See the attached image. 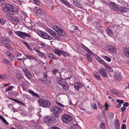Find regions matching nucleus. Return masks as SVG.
Instances as JSON below:
<instances>
[{
  "instance_id": "f257e3e1",
  "label": "nucleus",
  "mask_w": 129,
  "mask_h": 129,
  "mask_svg": "<svg viewBox=\"0 0 129 129\" xmlns=\"http://www.w3.org/2000/svg\"><path fill=\"white\" fill-rule=\"evenodd\" d=\"M2 10L8 15H16L18 13V11L15 7L7 3H2L1 5Z\"/></svg>"
},
{
  "instance_id": "f03ea898",
  "label": "nucleus",
  "mask_w": 129,
  "mask_h": 129,
  "mask_svg": "<svg viewBox=\"0 0 129 129\" xmlns=\"http://www.w3.org/2000/svg\"><path fill=\"white\" fill-rule=\"evenodd\" d=\"M110 6L114 11H119L121 13H126L129 10V9L124 6H122L118 8L116 6L114 3H111L110 4Z\"/></svg>"
},
{
  "instance_id": "7ed1b4c3",
  "label": "nucleus",
  "mask_w": 129,
  "mask_h": 129,
  "mask_svg": "<svg viewBox=\"0 0 129 129\" xmlns=\"http://www.w3.org/2000/svg\"><path fill=\"white\" fill-rule=\"evenodd\" d=\"M51 110L54 115L57 118L59 117L60 114L62 112V109L57 106L52 107Z\"/></svg>"
},
{
  "instance_id": "20e7f679",
  "label": "nucleus",
  "mask_w": 129,
  "mask_h": 129,
  "mask_svg": "<svg viewBox=\"0 0 129 129\" xmlns=\"http://www.w3.org/2000/svg\"><path fill=\"white\" fill-rule=\"evenodd\" d=\"M38 102L40 106L47 108H48L50 105L51 103L48 100L44 99H39Z\"/></svg>"
},
{
  "instance_id": "39448f33",
  "label": "nucleus",
  "mask_w": 129,
  "mask_h": 129,
  "mask_svg": "<svg viewBox=\"0 0 129 129\" xmlns=\"http://www.w3.org/2000/svg\"><path fill=\"white\" fill-rule=\"evenodd\" d=\"M11 42L10 39L8 37H5L0 39V42L5 47L9 48L10 45L9 44Z\"/></svg>"
},
{
  "instance_id": "423d86ee",
  "label": "nucleus",
  "mask_w": 129,
  "mask_h": 129,
  "mask_svg": "<svg viewBox=\"0 0 129 129\" xmlns=\"http://www.w3.org/2000/svg\"><path fill=\"white\" fill-rule=\"evenodd\" d=\"M15 33L19 37L23 39H25L26 37L31 39L32 38L31 36L30 35L25 32L19 31H15Z\"/></svg>"
},
{
  "instance_id": "0eeeda50",
  "label": "nucleus",
  "mask_w": 129,
  "mask_h": 129,
  "mask_svg": "<svg viewBox=\"0 0 129 129\" xmlns=\"http://www.w3.org/2000/svg\"><path fill=\"white\" fill-rule=\"evenodd\" d=\"M38 35L42 38L47 40H51L53 38L49 35L46 33L41 31H38Z\"/></svg>"
},
{
  "instance_id": "6e6552de",
  "label": "nucleus",
  "mask_w": 129,
  "mask_h": 129,
  "mask_svg": "<svg viewBox=\"0 0 129 129\" xmlns=\"http://www.w3.org/2000/svg\"><path fill=\"white\" fill-rule=\"evenodd\" d=\"M53 29L60 36H64L65 34V32L59 26L54 25L53 27Z\"/></svg>"
},
{
  "instance_id": "1a4fd4ad",
  "label": "nucleus",
  "mask_w": 129,
  "mask_h": 129,
  "mask_svg": "<svg viewBox=\"0 0 129 129\" xmlns=\"http://www.w3.org/2000/svg\"><path fill=\"white\" fill-rule=\"evenodd\" d=\"M62 120V121L65 123H69L72 120V117L68 114H64L61 117Z\"/></svg>"
},
{
  "instance_id": "9d476101",
  "label": "nucleus",
  "mask_w": 129,
  "mask_h": 129,
  "mask_svg": "<svg viewBox=\"0 0 129 129\" xmlns=\"http://www.w3.org/2000/svg\"><path fill=\"white\" fill-rule=\"evenodd\" d=\"M34 9L35 11V13L38 16L40 15H43L46 14L45 11L42 9L40 8H38L36 7H35Z\"/></svg>"
},
{
  "instance_id": "9b49d317",
  "label": "nucleus",
  "mask_w": 129,
  "mask_h": 129,
  "mask_svg": "<svg viewBox=\"0 0 129 129\" xmlns=\"http://www.w3.org/2000/svg\"><path fill=\"white\" fill-rule=\"evenodd\" d=\"M47 30V32L53 37L56 39H59V37L58 34L53 30L50 28H48Z\"/></svg>"
},
{
  "instance_id": "f8f14e48",
  "label": "nucleus",
  "mask_w": 129,
  "mask_h": 129,
  "mask_svg": "<svg viewBox=\"0 0 129 129\" xmlns=\"http://www.w3.org/2000/svg\"><path fill=\"white\" fill-rule=\"evenodd\" d=\"M108 49V51L115 53L117 52L116 48L114 46L109 45L107 46L106 47Z\"/></svg>"
},
{
  "instance_id": "ddd939ff",
  "label": "nucleus",
  "mask_w": 129,
  "mask_h": 129,
  "mask_svg": "<svg viewBox=\"0 0 129 129\" xmlns=\"http://www.w3.org/2000/svg\"><path fill=\"white\" fill-rule=\"evenodd\" d=\"M59 77H58L56 79V80L57 83L60 85H63V84L65 82V80L64 79L61 78V76L60 73H59Z\"/></svg>"
},
{
  "instance_id": "4468645a",
  "label": "nucleus",
  "mask_w": 129,
  "mask_h": 129,
  "mask_svg": "<svg viewBox=\"0 0 129 129\" xmlns=\"http://www.w3.org/2000/svg\"><path fill=\"white\" fill-rule=\"evenodd\" d=\"M99 72L102 76L103 77L106 78L107 76L106 71L103 68L99 70Z\"/></svg>"
},
{
  "instance_id": "2eb2a0df",
  "label": "nucleus",
  "mask_w": 129,
  "mask_h": 129,
  "mask_svg": "<svg viewBox=\"0 0 129 129\" xmlns=\"http://www.w3.org/2000/svg\"><path fill=\"white\" fill-rule=\"evenodd\" d=\"M72 2L73 4L76 7L80 8L81 9H83L81 5L80 4L79 2L77 0H72Z\"/></svg>"
},
{
  "instance_id": "dca6fc26",
  "label": "nucleus",
  "mask_w": 129,
  "mask_h": 129,
  "mask_svg": "<svg viewBox=\"0 0 129 129\" xmlns=\"http://www.w3.org/2000/svg\"><path fill=\"white\" fill-rule=\"evenodd\" d=\"M114 77L116 80L118 81L120 80L121 79L120 74L118 72H115L114 73Z\"/></svg>"
},
{
  "instance_id": "f3484780",
  "label": "nucleus",
  "mask_w": 129,
  "mask_h": 129,
  "mask_svg": "<svg viewBox=\"0 0 129 129\" xmlns=\"http://www.w3.org/2000/svg\"><path fill=\"white\" fill-rule=\"evenodd\" d=\"M95 28L97 29L99 33H102L104 32L103 27L101 26L99 23H98L95 26Z\"/></svg>"
},
{
  "instance_id": "a211bd4d",
  "label": "nucleus",
  "mask_w": 129,
  "mask_h": 129,
  "mask_svg": "<svg viewBox=\"0 0 129 129\" xmlns=\"http://www.w3.org/2000/svg\"><path fill=\"white\" fill-rule=\"evenodd\" d=\"M123 52L126 56L129 57V48L124 47L123 49Z\"/></svg>"
},
{
  "instance_id": "6ab92c4d",
  "label": "nucleus",
  "mask_w": 129,
  "mask_h": 129,
  "mask_svg": "<svg viewBox=\"0 0 129 129\" xmlns=\"http://www.w3.org/2000/svg\"><path fill=\"white\" fill-rule=\"evenodd\" d=\"M82 84L79 82L76 83L74 84V87L76 89L78 90L79 88L83 86Z\"/></svg>"
},
{
  "instance_id": "aec40b11",
  "label": "nucleus",
  "mask_w": 129,
  "mask_h": 129,
  "mask_svg": "<svg viewBox=\"0 0 129 129\" xmlns=\"http://www.w3.org/2000/svg\"><path fill=\"white\" fill-rule=\"evenodd\" d=\"M106 30L107 35L112 37L113 36V30L108 28L106 29Z\"/></svg>"
},
{
  "instance_id": "412c9836",
  "label": "nucleus",
  "mask_w": 129,
  "mask_h": 129,
  "mask_svg": "<svg viewBox=\"0 0 129 129\" xmlns=\"http://www.w3.org/2000/svg\"><path fill=\"white\" fill-rule=\"evenodd\" d=\"M6 55L8 58L11 60H12L14 56V55L13 53L9 51L6 52Z\"/></svg>"
},
{
  "instance_id": "4be33fe9",
  "label": "nucleus",
  "mask_w": 129,
  "mask_h": 129,
  "mask_svg": "<svg viewBox=\"0 0 129 129\" xmlns=\"http://www.w3.org/2000/svg\"><path fill=\"white\" fill-rule=\"evenodd\" d=\"M22 54L19 52L17 53L16 54V56L17 59L19 60L20 61H21L22 60L23 58H24V57H22Z\"/></svg>"
},
{
  "instance_id": "5701e85b",
  "label": "nucleus",
  "mask_w": 129,
  "mask_h": 129,
  "mask_svg": "<svg viewBox=\"0 0 129 129\" xmlns=\"http://www.w3.org/2000/svg\"><path fill=\"white\" fill-rule=\"evenodd\" d=\"M104 65L105 67L106 70L109 73H113V70L111 67L109 65L104 64Z\"/></svg>"
},
{
  "instance_id": "b1692460",
  "label": "nucleus",
  "mask_w": 129,
  "mask_h": 129,
  "mask_svg": "<svg viewBox=\"0 0 129 129\" xmlns=\"http://www.w3.org/2000/svg\"><path fill=\"white\" fill-rule=\"evenodd\" d=\"M28 92L30 93L32 95L35 96L37 98H39L40 97L39 96L38 94L37 93L34 92L33 91L31 90H28Z\"/></svg>"
},
{
  "instance_id": "393cba45",
  "label": "nucleus",
  "mask_w": 129,
  "mask_h": 129,
  "mask_svg": "<svg viewBox=\"0 0 129 129\" xmlns=\"http://www.w3.org/2000/svg\"><path fill=\"white\" fill-rule=\"evenodd\" d=\"M53 52L58 56H60L61 54L62 53V51L59 49H57L54 50Z\"/></svg>"
},
{
  "instance_id": "a878e982",
  "label": "nucleus",
  "mask_w": 129,
  "mask_h": 129,
  "mask_svg": "<svg viewBox=\"0 0 129 129\" xmlns=\"http://www.w3.org/2000/svg\"><path fill=\"white\" fill-rule=\"evenodd\" d=\"M51 118L50 119H51L49 123L51 124L56 123L57 121L55 117L53 116H51Z\"/></svg>"
},
{
  "instance_id": "bb28decb",
  "label": "nucleus",
  "mask_w": 129,
  "mask_h": 129,
  "mask_svg": "<svg viewBox=\"0 0 129 129\" xmlns=\"http://www.w3.org/2000/svg\"><path fill=\"white\" fill-rule=\"evenodd\" d=\"M51 116H47L46 117L44 118L43 121L45 122L49 123L51 119H50L51 118Z\"/></svg>"
},
{
  "instance_id": "cd10ccee",
  "label": "nucleus",
  "mask_w": 129,
  "mask_h": 129,
  "mask_svg": "<svg viewBox=\"0 0 129 129\" xmlns=\"http://www.w3.org/2000/svg\"><path fill=\"white\" fill-rule=\"evenodd\" d=\"M25 56L28 57L26 59H29L30 60V59H31L32 60L34 59L36 61L37 60L34 57V56L33 55L27 54L25 55Z\"/></svg>"
},
{
  "instance_id": "c85d7f7f",
  "label": "nucleus",
  "mask_w": 129,
  "mask_h": 129,
  "mask_svg": "<svg viewBox=\"0 0 129 129\" xmlns=\"http://www.w3.org/2000/svg\"><path fill=\"white\" fill-rule=\"evenodd\" d=\"M62 86L63 89L65 90H68L69 89V86L68 84H66L65 82L63 83V85H61Z\"/></svg>"
},
{
  "instance_id": "c756f323",
  "label": "nucleus",
  "mask_w": 129,
  "mask_h": 129,
  "mask_svg": "<svg viewBox=\"0 0 129 129\" xmlns=\"http://www.w3.org/2000/svg\"><path fill=\"white\" fill-rule=\"evenodd\" d=\"M115 129H119V123L118 120H115Z\"/></svg>"
},
{
  "instance_id": "7c9ffc66",
  "label": "nucleus",
  "mask_w": 129,
  "mask_h": 129,
  "mask_svg": "<svg viewBox=\"0 0 129 129\" xmlns=\"http://www.w3.org/2000/svg\"><path fill=\"white\" fill-rule=\"evenodd\" d=\"M96 59L97 61L101 63H103L104 65L105 63V62L99 56H98L96 57Z\"/></svg>"
},
{
  "instance_id": "2f4dec72",
  "label": "nucleus",
  "mask_w": 129,
  "mask_h": 129,
  "mask_svg": "<svg viewBox=\"0 0 129 129\" xmlns=\"http://www.w3.org/2000/svg\"><path fill=\"white\" fill-rule=\"evenodd\" d=\"M77 28L74 25L72 26L70 28V30L72 32H74L76 31V30L77 29Z\"/></svg>"
},
{
  "instance_id": "473e14b6",
  "label": "nucleus",
  "mask_w": 129,
  "mask_h": 129,
  "mask_svg": "<svg viewBox=\"0 0 129 129\" xmlns=\"http://www.w3.org/2000/svg\"><path fill=\"white\" fill-rule=\"evenodd\" d=\"M39 80L44 84H46L47 82L48 81L47 79L44 78V77H42L41 78L39 79Z\"/></svg>"
},
{
  "instance_id": "72a5a7b5",
  "label": "nucleus",
  "mask_w": 129,
  "mask_h": 129,
  "mask_svg": "<svg viewBox=\"0 0 129 129\" xmlns=\"http://www.w3.org/2000/svg\"><path fill=\"white\" fill-rule=\"evenodd\" d=\"M93 75L99 80H100L101 79V76L99 73H96L95 74H94Z\"/></svg>"
},
{
  "instance_id": "f704fd0d",
  "label": "nucleus",
  "mask_w": 129,
  "mask_h": 129,
  "mask_svg": "<svg viewBox=\"0 0 129 129\" xmlns=\"http://www.w3.org/2000/svg\"><path fill=\"white\" fill-rule=\"evenodd\" d=\"M48 57L51 59H57V58H55V56H54V54L53 53H51L48 55Z\"/></svg>"
},
{
  "instance_id": "c9c22d12",
  "label": "nucleus",
  "mask_w": 129,
  "mask_h": 129,
  "mask_svg": "<svg viewBox=\"0 0 129 129\" xmlns=\"http://www.w3.org/2000/svg\"><path fill=\"white\" fill-rule=\"evenodd\" d=\"M100 129H106V128L104 123H102L100 125Z\"/></svg>"
},
{
  "instance_id": "e433bc0d",
  "label": "nucleus",
  "mask_w": 129,
  "mask_h": 129,
  "mask_svg": "<svg viewBox=\"0 0 129 129\" xmlns=\"http://www.w3.org/2000/svg\"><path fill=\"white\" fill-rule=\"evenodd\" d=\"M69 129H77V126L76 124H72L70 125Z\"/></svg>"
},
{
  "instance_id": "4c0bfd02",
  "label": "nucleus",
  "mask_w": 129,
  "mask_h": 129,
  "mask_svg": "<svg viewBox=\"0 0 129 129\" xmlns=\"http://www.w3.org/2000/svg\"><path fill=\"white\" fill-rule=\"evenodd\" d=\"M86 57L87 59L89 61V62H91V61L92 59L91 57L90 56V55L89 54H87L86 55Z\"/></svg>"
},
{
  "instance_id": "58836bf2",
  "label": "nucleus",
  "mask_w": 129,
  "mask_h": 129,
  "mask_svg": "<svg viewBox=\"0 0 129 129\" xmlns=\"http://www.w3.org/2000/svg\"><path fill=\"white\" fill-rule=\"evenodd\" d=\"M12 21L14 22H19L20 21V20L16 17H13V18Z\"/></svg>"
},
{
  "instance_id": "ea45409f",
  "label": "nucleus",
  "mask_w": 129,
  "mask_h": 129,
  "mask_svg": "<svg viewBox=\"0 0 129 129\" xmlns=\"http://www.w3.org/2000/svg\"><path fill=\"white\" fill-rule=\"evenodd\" d=\"M117 102L119 103V104L117 105H121V104H123V103L124 101L122 100H120L118 99H117L116 100Z\"/></svg>"
},
{
  "instance_id": "a19ab883",
  "label": "nucleus",
  "mask_w": 129,
  "mask_h": 129,
  "mask_svg": "<svg viewBox=\"0 0 129 129\" xmlns=\"http://www.w3.org/2000/svg\"><path fill=\"white\" fill-rule=\"evenodd\" d=\"M80 45L83 49L87 51H89V49L83 44H80Z\"/></svg>"
},
{
  "instance_id": "79ce46f5",
  "label": "nucleus",
  "mask_w": 129,
  "mask_h": 129,
  "mask_svg": "<svg viewBox=\"0 0 129 129\" xmlns=\"http://www.w3.org/2000/svg\"><path fill=\"white\" fill-rule=\"evenodd\" d=\"M103 58L105 59L107 61L110 62L111 60V59L110 58H109V57L106 56H103Z\"/></svg>"
},
{
  "instance_id": "37998d69",
  "label": "nucleus",
  "mask_w": 129,
  "mask_h": 129,
  "mask_svg": "<svg viewBox=\"0 0 129 129\" xmlns=\"http://www.w3.org/2000/svg\"><path fill=\"white\" fill-rule=\"evenodd\" d=\"M23 43L25 45L28 49H29L31 48L30 46L26 42L24 41L23 42Z\"/></svg>"
},
{
  "instance_id": "c03bdc74",
  "label": "nucleus",
  "mask_w": 129,
  "mask_h": 129,
  "mask_svg": "<svg viewBox=\"0 0 129 129\" xmlns=\"http://www.w3.org/2000/svg\"><path fill=\"white\" fill-rule=\"evenodd\" d=\"M56 103L60 107L63 108L64 107V106L61 104V103L57 101H56Z\"/></svg>"
},
{
  "instance_id": "a18cd8bd",
  "label": "nucleus",
  "mask_w": 129,
  "mask_h": 129,
  "mask_svg": "<svg viewBox=\"0 0 129 129\" xmlns=\"http://www.w3.org/2000/svg\"><path fill=\"white\" fill-rule=\"evenodd\" d=\"M6 17L9 19L11 21H13V17H12L11 16H9V15L7 14L6 15Z\"/></svg>"
},
{
  "instance_id": "49530a36",
  "label": "nucleus",
  "mask_w": 129,
  "mask_h": 129,
  "mask_svg": "<svg viewBox=\"0 0 129 129\" xmlns=\"http://www.w3.org/2000/svg\"><path fill=\"white\" fill-rule=\"evenodd\" d=\"M16 77L18 79H22L23 78V77L21 76L20 74H17Z\"/></svg>"
},
{
  "instance_id": "de8ad7c7",
  "label": "nucleus",
  "mask_w": 129,
  "mask_h": 129,
  "mask_svg": "<svg viewBox=\"0 0 129 129\" xmlns=\"http://www.w3.org/2000/svg\"><path fill=\"white\" fill-rule=\"evenodd\" d=\"M58 70L57 69H54L52 71L53 73L55 75H56L57 72L59 73L58 72Z\"/></svg>"
},
{
  "instance_id": "09e8293b",
  "label": "nucleus",
  "mask_w": 129,
  "mask_h": 129,
  "mask_svg": "<svg viewBox=\"0 0 129 129\" xmlns=\"http://www.w3.org/2000/svg\"><path fill=\"white\" fill-rule=\"evenodd\" d=\"M111 92L114 94H116L118 93L117 91L114 89H112L111 90Z\"/></svg>"
},
{
  "instance_id": "8fccbe9b",
  "label": "nucleus",
  "mask_w": 129,
  "mask_h": 129,
  "mask_svg": "<svg viewBox=\"0 0 129 129\" xmlns=\"http://www.w3.org/2000/svg\"><path fill=\"white\" fill-rule=\"evenodd\" d=\"M1 120L4 123L6 124L7 125H8L9 124V123L6 120L5 118L3 117L2 118V119Z\"/></svg>"
},
{
  "instance_id": "3c124183",
  "label": "nucleus",
  "mask_w": 129,
  "mask_h": 129,
  "mask_svg": "<svg viewBox=\"0 0 129 129\" xmlns=\"http://www.w3.org/2000/svg\"><path fill=\"white\" fill-rule=\"evenodd\" d=\"M3 61L6 64L9 63L10 65H11L12 64L10 63V62L8 60H7L5 59H4Z\"/></svg>"
},
{
  "instance_id": "603ef678",
  "label": "nucleus",
  "mask_w": 129,
  "mask_h": 129,
  "mask_svg": "<svg viewBox=\"0 0 129 129\" xmlns=\"http://www.w3.org/2000/svg\"><path fill=\"white\" fill-rule=\"evenodd\" d=\"M26 77L28 78H31V77L32 75L30 73H28V74H27L25 75Z\"/></svg>"
},
{
  "instance_id": "864d4df0",
  "label": "nucleus",
  "mask_w": 129,
  "mask_h": 129,
  "mask_svg": "<svg viewBox=\"0 0 129 129\" xmlns=\"http://www.w3.org/2000/svg\"><path fill=\"white\" fill-rule=\"evenodd\" d=\"M13 87V86H11L8 88L6 89L5 90V91H10L12 89Z\"/></svg>"
},
{
  "instance_id": "5fc2aeb1",
  "label": "nucleus",
  "mask_w": 129,
  "mask_h": 129,
  "mask_svg": "<svg viewBox=\"0 0 129 129\" xmlns=\"http://www.w3.org/2000/svg\"><path fill=\"white\" fill-rule=\"evenodd\" d=\"M92 108L94 109H97V107L96 106V105L95 103H93V105H92Z\"/></svg>"
},
{
  "instance_id": "6e6d98bb",
  "label": "nucleus",
  "mask_w": 129,
  "mask_h": 129,
  "mask_svg": "<svg viewBox=\"0 0 129 129\" xmlns=\"http://www.w3.org/2000/svg\"><path fill=\"white\" fill-rule=\"evenodd\" d=\"M23 71L25 75L27 74H28V73H30L29 71L27 69H25V70H24Z\"/></svg>"
},
{
  "instance_id": "4d7b16f0",
  "label": "nucleus",
  "mask_w": 129,
  "mask_h": 129,
  "mask_svg": "<svg viewBox=\"0 0 129 129\" xmlns=\"http://www.w3.org/2000/svg\"><path fill=\"white\" fill-rule=\"evenodd\" d=\"M61 54L63 55L64 56L66 57L68 56H69L68 54L66 53L65 52H64L62 51V53Z\"/></svg>"
},
{
  "instance_id": "13d9d810",
  "label": "nucleus",
  "mask_w": 129,
  "mask_h": 129,
  "mask_svg": "<svg viewBox=\"0 0 129 129\" xmlns=\"http://www.w3.org/2000/svg\"><path fill=\"white\" fill-rule=\"evenodd\" d=\"M35 128V129H43V128H42V126L39 125H37L36 126Z\"/></svg>"
},
{
  "instance_id": "bf43d9fd",
  "label": "nucleus",
  "mask_w": 129,
  "mask_h": 129,
  "mask_svg": "<svg viewBox=\"0 0 129 129\" xmlns=\"http://www.w3.org/2000/svg\"><path fill=\"white\" fill-rule=\"evenodd\" d=\"M4 23V21L2 19L0 18V24L2 25H3Z\"/></svg>"
},
{
  "instance_id": "052dcab7",
  "label": "nucleus",
  "mask_w": 129,
  "mask_h": 129,
  "mask_svg": "<svg viewBox=\"0 0 129 129\" xmlns=\"http://www.w3.org/2000/svg\"><path fill=\"white\" fill-rule=\"evenodd\" d=\"M63 3L65 4L66 5H67L68 7H69L70 6V5L69 4V3L67 1H64L62 2Z\"/></svg>"
},
{
  "instance_id": "680f3d73",
  "label": "nucleus",
  "mask_w": 129,
  "mask_h": 129,
  "mask_svg": "<svg viewBox=\"0 0 129 129\" xmlns=\"http://www.w3.org/2000/svg\"><path fill=\"white\" fill-rule=\"evenodd\" d=\"M48 77V76L47 74L45 73H44L43 74V77L44 78L46 79Z\"/></svg>"
},
{
  "instance_id": "e2e57ef3",
  "label": "nucleus",
  "mask_w": 129,
  "mask_h": 129,
  "mask_svg": "<svg viewBox=\"0 0 129 129\" xmlns=\"http://www.w3.org/2000/svg\"><path fill=\"white\" fill-rule=\"evenodd\" d=\"M37 53L38 54L39 56H43V53L41 52L39 50L37 52Z\"/></svg>"
},
{
  "instance_id": "0e129e2a",
  "label": "nucleus",
  "mask_w": 129,
  "mask_h": 129,
  "mask_svg": "<svg viewBox=\"0 0 129 129\" xmlns=\"http://www.w3.org/2000/svg\"><path fill=\"white\" fill-rule=\"evenodd\" d=\"M50 129H61L60 128L55 126H51Z\"/></svg>"
},
{
  "instance_id": "69168bd1",
  "label": "nucleus",
  "mask_w": 129,
  "mask_h": 129,
  "mask_svg": "<svg viewBox=\"0 0 129 129\" xmlns=\"http://www.w3.org/2000/svg\"><path fill=\"white\" fill-rule=\"evenodd\" d=\"M129 105V104L127 102H124L123 104V106L124 107H127Z\"/></svg>"
},
{
  "instance_id": "338daca9",
  "label": "nucleus",
  "mask_w": 129,
  "mask_h": 129,
  "mask_svg": "<svg viewBox=\"0 0 129 129\" xmlns=\"http://www.w3.org/2000/svg\"><path fill=\"white\" fill-rule=\"evenodd\" d=\"M98 105L99 108L101 109H103L104 108V106H102L100 104H98Z\"/></svg>"
},
{
  "instance_id": "774afa93",
  "label": "nucleus",
  "mask_w": 129,
  "mask_h": 129,
  "mask_svg": "<svg viewBox=\"0 0 129 129\" xmlns=\"http://www.w3.org/2000/svg\"><path fill=\"white\" fill-rule=\"evenodd\" d=\"M121 129H126V125L125 124L123 123L121 126Z\"/></svg>"
}]
</instances>
